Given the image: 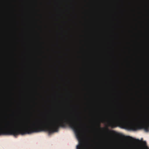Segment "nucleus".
Instances as JSON below:
<instances>
[{
  "mask_svg": "<svg viewBox=\"0 0 149 149\" xmlns=\"http://www.w3.org/2000/svg\"><path fill=\"white\" fill-rule=\"evenodd\" d=\"M146 120L138 125L131 121V118L125 114L122 113L119 115L115 121L112 120V128L116 127L118 124H120L129 129L135 130L138 129H143L145 132L149 131V117L146 118Z\"/></svg>",
  "mask_w": 149,
  "mask_h": 149,
  "instance_id": "nucleus-1",
  "label": "nucleus"
},
{
  "mask_svg": "<svg viewBox=\"0 0 149 149\" xmlns=\"http://www.w3.org/2000/svg\"><path fill=\"white\" fill-rule=\"evenodd\" d=\"M108 132L110 133H113V134H115L116 136L118 137V138H120L121 137H125L123 135V134H120L119 133H117L115 132L114 131H110L107 130Z\"/></svg>",
  "mask_w": 149,
  "mask_h": 149,
  "instance_id": "nucleus-2",
  "label": "nucleus"
},
{
  "mask_svg": "<svg viewBox=\"0 0 149 149\" xmlns=\"http://www.w3.org/2000/svg\"><path fill=\"white\" fill-rule=\"evenodd\" d=\"M143 149H149V148L147 146H146L144 147Z\"/></svg>",
  "mask_w": 149,
  "mask_h": 149,
  "instance_id": "nucleus-3",
  "label": "nucleus"
},
{
  "mask_svg": "<svg viewBox=\"0 0 149 149\" xmlns=\"http://www.w3.org/2000/svg\"><path fill=\"white\" fill-rule=\"evenodd\" d=\"M135 121H137L138 122H140V120L139 119H135Z\"/></svg>",
  "mask_w": 149,
  "mask_h": 149,
  "instance_id": "nucleus-4",
  "label": "nucleus"
},
{
  "mask_svg": "<svg viewBox=\"0 0 149 149\" xmlns=\"http://www.w3.org/2000/svg\"><path fill=\"white\" fill-rule=\"evenodd\" d=\"M125 137L126 138H131V139H132V138L131 137H130V136H125Z\"/></svg>",
  "mask_w": 149,
  "mask_h": 149,
  "instance_id": "nucleus-5",
  "label": "nucleus"
},
{
  "mask_svg": "<svg viewBox=\"0 0 149 149\" xmlns=\"http://www.w3.org/2000/svg\"><path fill=\"white\" fill-rule=\"evenodd\" d=\"M97 125L99 127H100V123H98L97 124Z\"/></svg>",
  "mask_w": 149,
  "mask_h": 149,
  "instance_id": "nucleus-6",
  "label": "nucleus"
},
{
  "mask_svg": "<svg viewBox=\"0 0 149 149\" xmlns=\"http://www.w3.org/2000/svg\"><path fill=\"white\" fill-rule=\"evenodd\" d=\"M137 140H138V141H139V139H137Z\"/></svg>",
  "mask_w": 149,
  "mask_h": 149,
  "instance_id": "nucleus-7",
  "label": "nucleus"
}]
</instances>
